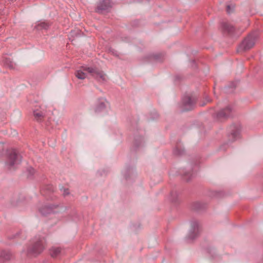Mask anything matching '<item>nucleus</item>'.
<instances>
[{"label": "nucleus", "mask_w": 263, "mask_h": 263, "mask_svg": "<svg viewBox=\"0 0 263 263\" xmlns=\"http://www.w3.org/2000/svg\"><path fill=\"white\" fill-rule=\"evenodd\" d=\"M49 253L51 257H57L62 254V249L60 248L53 247L49 250Z\"/></svg>", "instance_id": "9b49d317"}, {"label": "nucleus", "mask_w": 263, "mask_h": 263, "mask_svg": "<svg viewBox=\"0 0 263 263\" xmlns=\"http://www.w3.org/2000/svg\"><path fill=\"white\" fill-rule=\"evenodd\" d=\"M10 150L9 152L8 159L9 165L10 167H12L20 164L21 160V156L16 153L15 149H10Z\"/></svg>", "instance_id": "39448f33"}, {"label": "nucleus", "mask_w": 263, "mask_h": 263, "mask_svg": "<svg viewBox=\"0 0 263 263\" xmlns=\"http://www.w3.org/2000/svg\"><path fill=\"white\" fill-rule=\"evenodd\" d=\"M86 68L89 67H82L81 69L78 70L76 71L75 76L78 79L84 80L86 78V72H88V71L85 69Z\"/></svg>", "instance_id": "9d476101"}, {"label": "nucleus", "mask_w": 263, "mask_h": 263, "mask_svg": "<svg viewBox=\"0 0 263 263\" xmlns=\"http://www.w3.org/2000/svg\"><path fill=\"white\" fill-rule=\"evenodd\" d=\"M112 5L111 0H102L99 4L97 11L99 13H102L103 11L108 10Z\"/></svg>", "instance_id": "0eeeda50"}, {"label": "nucleus", "mask_w": 263, "mask_h": 263, "mask_svg": "<svg viewBox=\"0 0 263 263\" xmlns=\"http://www.w3.org/2000/svg\"><path fill=\"white\" fill-rule=\"evenodd\" d=\"M9 146V145L7 143H6V142H1L0 143V147L1 148H3V147H8Z\"/></svg>", "instance_id": "dca6fc26"}, {"label": "nucleus", "mask_w": 263, "mask_h": 263, "mask_svg": "<svg viewBox=\"0 0 263 263\" xmlns=\"http://www.w3.org/2000/svg\"><path fill=\"white\" fill-rule=\"evenodd\" d=\"M5 64L8 67L12 68H13V63L12 62L10 61L9 59H6L5 61Z\"/></svg>", "instance_id": "4468645a"}, {"label": "nucleus", "mask_w": 263, "mask_h": 263, "mask_svg": "<svg viewBox=\"0 0 263 263\" xmlns=\"http://www.w3.org/2000/svg\"><path fill=\"white\" fill-rule=\"evenodd\" d=\"M41 213H42V214H45V213L44 212H43V211H41Z\"/></svg>", "instance_id": "6ab92c4d"}, {"label": "nucleus", "mask_w": 263, "mask_h": 263, "mask_svg": "<svg viewBox=\"0 0 263 263\" xmlns=\"http://www.w3.org/2000/svg\"><path fill=\"white\" fill-rule=\"evenodd\" d=\"M45 114V111L41 107L37 108L33 110L34 117L37 121H41L44 118Z\"/></svg>", "instance_id": "6e6552de"}, {"label": "nucleus", "mask_w": 263, "mask_h": 263, "mask_svg": "<svg viewBox=\"0 0 263 263\" xmlns=\"http://www.w3.org/2000/svg\"><path fill=\"white\" fill-rule=\"evenodd\" d=\"M63 194L64 195H66L69 194V192L68 189H63Z\"/></svg>", "instance_id": "f3484780"}, {"label": "nucleus", "mask_w": 263, "mask_h": 263, "mask_svg": "<svg viewBox=\"0 0 263 263\" xmlns=\"http://www.w3.org/2000/svg\"><path fill=\"white\" fill-rule=\"evenodd\" d=\"M234 9V6L228 5L227 8V11L228 13H231Z\"/></svg>", "instance_id": "2eb2a0df"}, {"label": "nucleus", "mask_w": 263, "mask_h": 263, "mask_svg": "<svg viewBox=\"0 0 263 263\" xmlns=\"http://www.w3.org/2000/svg\"><path fill=\"white\" fill-rule=\"evenodd\" d=\"M85 69L99 82H105L107 79L106 74L103 71L93 67L86 68Z\"/></svg>", "instance_id": "f03ea898"}, {"label": "nucleus", "mask_w": 263, "mask_h": 263, "mask_svg": "<svg viewBox=\"0 0 263 263\" xmlns=\"http://www.w3.org/2000/svg\"><path fill=\"white\" fill-rule=\"evenodd\" d=\"M226 29H227L229 31H231V30L229 29L228 28L226 27Z\"/></svg>", "instance_id": "a211bd4d"}, {"label": "nucleus", "mask_w": 263, "mask_h": 263, "mask_svg": "<svg viewBox=\"0 0 263 263\" xmlns=\"http://www.w3.org/2000/svg\"><path fill=\"white\" fill-rule=\"evenodd\" d=\"M107 105L108 102L105 100L100 101L98 105L96 107V111L98 112L102 111L104 109H105Z\"/></svg>", "instance_id": "f8f14e48"}, {"label": "nucleus", "mask_w": 263, "mask_h": 263, "mask_svg": "<svg viewBox=\"0 0 263 263\" xmlns=\"http://www.w3.org/2000/svg\"><path fill=\"white\" fill-rule=\"evenodd\" d=\"M44 249L43 242L41 241L37 242L34 246L33 249L30 250V252L34 254L40 253Z\"/></svg>", "instance_id": "1a4fd4ad"}, {"label": "nucleus", "mask_w": 263, "mask_h": 263, "mask_svg": "<svg viewBox=\"0 0 263 263\" xmlns=\"http://www.w3.org/2000/svg\"><path fill=\"white\" fill-rule=\"evenodd\" d=\"M256 35L254 34L249 35L239 46L240 50H247L251 49L255 44Z\"/></svg>", "instance_id": "7ed1b4c3"}, {"label": "nucleus", "mask_w": 263, "mask_h": 263, "mask_svg": "<svg viewBox=\"0 0 263 263\" xmlns=\"http://www.w3.org/2000/svg\"><path fill=\"white\" fill-rule=\"evenodd\" d=\"M242 131L241 125L239 123L232 124L229 127L228 141L224 142V146H229L230 144L238 139Z\"/></svg>", "instance_id": "f257e3e1"}, {"label": "nucleus", "mask_w": 263, "mask_h": 263, "mask_svg": "<svg viewBox=\"0 0 263 263\" xmlns=\"http://www.w3.org/2000/svg\"><path fill=\"white\" fill-rule=\"evenodd\" d=\"M195 101L196 99L189 95L184 96L182 101L183 110L187 111L193 109Z\"/></svg>", "instance_id": "20e7f679"}, {"label": "nucleus", "mask_w": 263, "mask_h": 263, "mask_svg": "<svg viewBox=\"0 0 263 263\" xmlns=\"http://www.w3.org/2000/svg\"><path fill=\"white\" fill-rule=\"evenodd\" d=\"M232 108L230 106H229L217 112L216 114V118L218 120L225 119L231 117L232 115Z\"/></svg>", "instance_id": "423d86ee"}, {"label": "nucleus", "mask_w": 263, "mask_h": 263, "mask_svg": "<svg viewBox=\"0 0 263 263\" xmlns=\"http://www.w3.org/2000/svg\"><path fill=\"white\" fill-rule=\"evenodd\" d=\"M48 23L45 22H39L37 25L35 26L37 30L40 29H47L49 27Z\"/></svg>", "instance_id": "ddd939ff"}]
</instances>
